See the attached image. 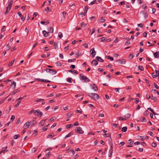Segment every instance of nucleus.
Masks as SVG:
<instances>
[{
	"instance_id": "53",
	"label": "nucleus",
	"mask_w": 159,
	"mask_h": 159,
	"mask_svg": "<svg viewBox=\"0 0 159 159\" xmlns=\"http://www.w3.org/2000/svg\"><path fill=\"white\" fill-rule=\"evenodd\" d=\"M72 126L71 124L68 125H66V128L68 129H69L72 127Z\"/></svg>"
},
{
	"instance_id": "52",
	"label": "nucleus",
	"mask_w": 159,
	"mask_h": 159,
	"mask_svg": "<svg viewBox=\"0 0 159 159\" xmlns=\"http://www.w3.org/2000/svg\"><path fill=\"white\" fill-rule=\"evenodd\" d=\"M142 7L144 10L146 9L147 8V7L146 4H143L142 6Z\"/></svg>"
},
{
	"instance_id": "55",
	"label": "nucleus",
	"mask_w": 159,
	"mask_h": 159,
	"mask_svg": "<svg viewBox=\"0 0 159 159\" xmlns=\"http://www.w3.org/2000/svg\"><path fill=\"white\" fill-rule=\"evenodd\" d=\"M18 90L17 89L15 90L12 92V95H14L17 92H18Z\"/></svg>"
},
{
	"instance_id": "14",
	"label": "nucleus",
	"mask_w": 159,
	"mask_h": 159,
	"mask_svg": "<svg viewBox=\"0 0 159 159\" xmlns=\"http://www.w3.org/2000/svg\"><path fill=\"white\" fill-rule=\"evenodd\" d=\"M154 57L155 58L159 57V52H157L153 53Z\"/></svg>"
},
{
	"instance_id": "27",
	"label": "nucleus",
	"mask_w": 159,
	"mask_h": 159,
	"mask_svg": "<svg viewBox=\"0 0 159 159\" xmlns=\"http://www.w3.org/2000/svg\"><path fill=\"white\" fill-rule=\"evenodd\" d=\"M35 80H37L38 81H40L42 82H43L44 81V80L40 79H35Z\"/></svg>"
},
{
	"instance_id": "36",
	"label": "nucleus",
	"mask_w": 159,
	"mask_h": 159,
	"mask_svg": "<svg viewBox=\"0 0 159 159\" xmlns=\"http://www.w3.org/2000/svg\"><path fill=\"white\" fill-rule=\"evenodd\" d=\"M81 54V53H80L79 52H77L75 55V57L76 58H77L79 56H80Z\"/></svg>"
},
{
	"instance_id": "50",
	"label": "nucleus",
	"mask_w": 159,
	"mask_h": 159,
	"mask_svg": "<svg viewBox=\"0 0 159 159\" xmlns=\"http://www.w3.org/2000/svg\"><path fill=\"white\" fill-rule=\"evenodd\" d=\"M88 9V8L87 6H85L84 7V11L85 12H87Z\"/></svg>"
},
{
	"instance_id": "6",
	"label": "nucleus",
	"mask_w": 159,
	"mask_h": 159,
	"mask_svg": "<svg viewBox=\"0 0 159 159\" xmlns=\"http://www.w3.org/2000/svg\"><path fill=\"white\" fill-rule=\"evenodd\" d=\"M34 114H36L38 116H40V117H41L43 115V113L42 112L40 111L39 110H37L35 111V112H34Z\"/></svg>"
},
{
	"instance_id": "38",
	"label": "nucleus",
	"mask_w": 159,
	"mask_h": 159,
	"mask_svg": "<svg viewBox=\"0 0 159 159\" xmlns=\"http://www.w3.org/2000/svg\"><path fill=\"white\" fill-rule=\"evenodd\" d=\"M7 97H6L4 99H2L0 100V104L2 103L7 98Z\"/></svg>"
},
{
	"instance_id": "54",
	"label": "nucleus",
	"mask_w": 159,
	"mask_h": 159,
	"mask_svg": "<svg viewBox=\"0 0 159 159\" xmlns=\"http://www.w3.org/2000/svg\"><path fill=\"white\" fill-rule=\"evenodd\" d=\"M21 103V101H18V102H17V103L15 105V107H18L19 105V104Z\"/></svg>"
},
{
	"instance_id": "60",
	"label": "nucleus",
	"mask_w": 159,
	"mask_h": 159,
	"mask_svg": "<svg viewBox=\"0 0 159 159\" xmlns=\"http://www.w3.org/2000/svg\"><path fill=\"white\" fill-rule=\"evenodd\" d=\"M75 59H73V60H72V59H69L68 60V62H71L72 61H75Z\"/></svg>"
},
{
	"instance_id": "8",
	"label": "nucleus",
	"mask_w": 159,
	"mask_h": 159,
	"mask_svg": "<svg viewBox=\"0 0 159 159\" xmlns=\"http://www.w3.org/2000/svg\"><path fill=\"white\" fill-rule=\"evenodd\" d=\"M117 62H119V63L120 64H124L125 63L126 61L124 59H122L121 60H118L116 61Z\"/></svg>"
},
{
	"instance_id": "5",
	"label": "nucleus",
	"mask_w": 159,
	"mask_h": 159,
	"mask_svg": "<svg viewBox=\"0 0 159 159\" xmlns=\"http://www.w3.org/2000/svg\"><path fill=\"white\" fill-rule=\"evenodd\" d=\"M80 79L82 80H84L85 82H89L90 81L89 79H88L87 77L84 76H81Z\"/></svg>"
},
{
	"instance_id": "32",
	"label": "nucleus",
	"mask_w": 159,
	"mask_h": 159,
	"mask_svg": "<svg viewBox=\"0 0 159 159\" xmlns=\"http://www.w3.org/2000/svg\"><path fill=\"white\" fill-rule=\"evenodd\" d=\"M106 58L107 59H109L111 60V61H113L114 58L113 57H111L109 56H106Z\"/></svg>"
},
{
	"instance_id": "34",
	"label": "nucleus",
	"mask_w": 159,
	"mask_h": 159,
	"mask_svg": "<svg viewBox=\"0 0 159 159\" xmlns=\"http://www.w3.org/2000/svg\"><path fill=\"white\" fill-rule=\"evenodd\" d=\"M97 1V0H93V1L90 3L89 5H91L94 4Z\"/></svg>"
},
{
	"instance_id": "47",
	"label": "nucleus",
	"mask_w": 159,
	"mask_h": 159,
	"mask_svg": "<svg viewBox=\"0 0 159 159\" xmlns=\"http://www.w3.org/2000/svg\"><path fill=\"white\" fill-rule=\"evenodd\" d=\"M13 85L14 86V88H15L16 86V83L14 82L13 81V82H11V85Z\"/></svg>"
},
{
	"instance_id": "41",
	"label": "nucleus",
	"mask_w": 159,
	"mask_h": 159,
	"mask_svg": "<svg viewBox=\"0 0 159 159\" xmlns=\"http://www.w3.org/2000/svg\"><path fill=\"white\" fill-rule=\"evenodd\" d=\"M44 100V99L42 98H39L38 99H37L35 101V102H38L40 101H43Z\"/></svg>"
},
{
	"instance_id": "19",
	"label": "nucleus",
	"mask_w": 159,
	"mask_h": 159,
	"mask_svg": "<svg viewBox=\"0 0 159 159\" xmlns=\"http://www.w3.org/2000/svg\"><path fill=\"white\" fill-rule=\"evenodd\" d=\"M29 122L28 121L24 125V126L26 127V129H27L30 126Z\"/></svg>"
},
{
	"instance_id": "49",
	"label": "nucleus",
	"mask_w": 159,
	"mask_h": 159,
	"mask_svg": "<svg viewBox=\"0 0 159 159\" xmlns=\"http://www.w3.org/2000/svg\"><path fill=\"white\" fill-rule=\"evenodd\" d=\"M100 39H101V41L102 42H103L106 39V38L105 37H102Z\"/></svg>"
},
{
	"instance_id": "63",
	"label": "nucleus",
	"mask_w": 159,
	"mask_h": 159,
	"mask_svg": "<svg viewBox=\"0 0 159 159\" xmlns=\"http://www.w3.org/2000/svg\"><path fill=\"white\" fill-rule=\"evenodd\" d=\"M134 56V55L133 53L129 55V57H131L132 58H133Z\"/></svg>"
},
{
	"instance_id": "22",
	"label": "nucleus",
	"mask_w": 159,
	"mask_h": 159,
	"mask_svg": "<svg viewBox=\"0 0 159 159\" xmlns=\"http://www.w3.org/2000/svg\"><path fill=\"white\" fill-rule=\"evenodd\" d=\"M68 71L69 72H71L72 73H75L77 74H78V72L77 71H76V70H69Z\"/></svg>"
},
{
	"instance_id": "30",
	"label": "nucleus",
	"mask_w": 159,
	"mask_h": 159,
	"mask_svg": "<svg viewBox=\"0 0 159 159\" xmlns=\"http://www.w3.org/2000/svg\"><path fill=\"white\" fill-rule=\"evenodd\" d=\"M20 137V136L19 135H15L13 136V138L14 139H18Z\"/></svg>"
},
{
	"instance_id": "31",
	"label": "nucleus",
	"mask_w": 159,
	"mask_h": 159,
	"mask_svg": "<svg viewBox=\"0 0 159 159\" xmlns=\"http://www.w3.org/2000/svg\"><path fill=\"white\" fill-rule=\"evenodd\" d=\"M80 25L81 27H84L86 26V24H85L84 22H82L80 24Z\"/></svg>"
},
{
	"instance_id": "11",
	"label": "nucleus",
	"mask_w": 159,
	"mask_h": 159,
	"mask_svg": "<svg viewBox=\"0 0 159 159\" xmlns=\"http://www.w3.org/2000/svg\"><path fill=\"white\" fill-rule=\"evenodd\" d=\"M92 89L95 91H97L98 90L97 87L95 85V84H92L91 85Z\"/></svg>"
},
{
	"instance_id": "44",
	"label": "nucleus",
	"mask_w": 159,
	"mask_h": 159,
	"mask_svg": "<svg viewBox=\"0 0 159 159\" xmlns=\"http://www.w3.org/2000/svg\"><path fill=\"white\" fill-rule=\"evenodd\" d=\"M142 12H143V14H145V16H146V18L147 17L148 14V13L147 12L145 11H142Z\"/></svg>"
},
{
	"instance_id": "25",
	"label": "nucleus",
	"mask_w": 159,
	"mask_h": 159,
	"mask_svg": "<svg viewBox=\"0 0 159 159\" xmlns=\"http://www.w3.org/2000/svg\"><path fill=\"white\" fill-rule=\"evenodd\" d=\"M15 61V59L12 61L11 62H10L9 64H8V66L10 67L13 64Z\"/></svg>"
},
{
	"instance_id": "37",
	"label": "nucleus",
	"mask_w": 159,
	"mask_h": 159,
	"mask_svg": "<svg viewBox=\"0 0 159 159\" xmlns=\"http://www.w3.org/2000/svg\"><path fill=\"white\" fill-rule=\"evenodd\" d=\"M141 121L142 122H146V120L144 117H143L141 118Z\"/></svg>"
},
{
	"instance_id": "18",
	"label": "nucleus",
	"mask_w": 159,
	"mask_h": 159,
	"mask_svg": "<svg viewBox=\"0 0 159 159\" xmlns=\"http://www.w3.org/2000/svg\"><path fill=\"white\" fill-rule=\"evenodd\" d=\"M96 59L98 61L102 62H103L104 61V60L103 59H102L100 57H96Z\"/></svg>"
},
{
	"instance_id": "10",
	"label": "nucleus",
	"mask_w": 159,
	"mask_h": 159,
	"mask_svg": "<svg viewBox=\"0 0 159 159\" xmlns=\"http://www.w3.org/2000/svg\"><path fill=\"white\" fill-rule=\"evenodd\" d=\"M113 147L112 145H111L110 147V149L109 151V152L110 153V155L109 156V157H111L112 156V152H113Z\"/></svg>"
},
{
	"instance_id": "35",
	"label": "nucleus",
	"mask_w": 159,
	"mask_h": 159,
	"mask_svg": "<svg viewBox=\"0 0 159 159\" xmlns=\"http://www.w3.org/2000/svg\"><path fill=\"white\" fill-rule=\"evenodd\" d=\"M56 118L55 117H51L49 120V121L50 122V121H52L54 120H55L56 119Z\"/></svg>"
},
{
	"instance_id": "23",
	"label": "nucleus",
	"mask_w": 159,
	"mask_h": 159,
	"mask_svg": "<svg viewBox=\"0 0 159 159\" xmlns=\"http://www.w3.org/2000/svg\"><path fill=\"white\" fill-rule=\"evenodd\" d=\"M131 116V115L129 113L127 114L125 116V118H126V120L127 119H129Z\"/></svg>"
},
{
	"instance_id": "48",
	"label": "nucleus",
	"mask_w": 159,
	"mask_h": 159,
	"mask_svg": "<svg viewBox=\"0 0 159 159\" xmlns=\"http://www.w3.org/2000/svg\"><path fill=\"white\" fill-rule=\"evenodd\" d=\"M139 69L140 70H141L142 71L143 70H144L143 67L141 66H139Z\"/></svg>"
},
{
	"instance_id": "21",
	"label": "nucleus",
	"mask_w": 159,
	"mask_h": 159,
	"mask_svg": "<svg viewBox=\"0 0 159 159\" xmlns=\"http://www.w3.org/2000/svg\"><path fill=\"white\" fill-rule=\"evenodd\" d=\"M49 125L48 124V125L44 126L42 129V130L43 131H45L48 129V127Z\"/></svg>"
},
{
	"instance_id": "59",
	"label": "nucleus",
	"mask_w": 159,
	"mask_h": 159,
	"mask_svg": "<svg viewBox=\"0 0 159 159\" xmlns=\"http://www.w3.org/2000/svg\"><path fill=\"white\" fill-rule=\"evenodd\" d=\"M92 32L91 33V34H92L94 33L95 32V29L94 28H92L91 30Z\"/></svg>"
},
{
	"instance_id": "20",
	"label": "nucleus",
	"mask_w": 159,
	"mask_h": 159,
	"mask_svg": "<svg viewBox=\"0 0 159 159\" xmlns=\"http://www.w3.org/2000/svg\"><path fill=\"white\" fill-rule=\"evenodd\" d=\"M152 92L153 93L155 94L157 93V95H159V92L156 89H152Z\"/></svg>"
},
{
	"instance_id": "24",
	"label": "nucleus",
	"mask_w": 159,
	"mask_h": 159,
	"mask_svg": "<svg viewBox=\"0 0 159 159\" xmlns=\"http://www.w3.org/2000/svg\"><path fill=\"white\" fill-rule=\"evenodd\" d=\"M73 134V133L72 132H70L68 134L66 135L65 137V139H66L68 137H70Z\"/></svg>"
},
{
	"instance_id": "39",
	"label": "nucleus",
	"mask_w": 159,
	"mask_h": 159,
	"mask_svg": "<svg viewBox=\"0 0 159 159\" xmlns=\"http://www.w3.org/2000/svg\"><path fill=\"white\" fill-rule=\"evenodd\" d=\"M72 79L71 78H69L67 79V81L70 83L72 82Z\"/></svg>"
},
{
	"instance_id": "2",
	"label": "nucleus",
	"mask_w": 159,
	"mask_h": 159,
	"mask_svg": "<svg viewBox=\"0 0 159 159\" xmlns=\"http://www.w3.org/2000/svg\"><path fill=\"white\" fill-rule=\"evenodd\" d=\"M88 95L95 100L98 99L99 97V95L97 93H90Z\"/></svg>"
},
{
	"instance_id": "12",
	"label": "nucleus",
	"mask_w": 159,
	"mask_h": 159,
	"mask_svg": "<svg viewBox=\"0 0 159 159\" xmlns=\"http://www.w3.org/2000/svg\"><path fill=\"white\" fill-rule=\"evenodd\" d=\"M98 62L95 60H93V61H92L91 62L93 66H95L97 65L98 64Z\"/></svg>"
},
{
	"instance_id": "42",
	"label": "nucleus",
	"mask_w": 159,
	"mask_h": 159,
	"mask_svg": "<svg viewBox=\"0 0 159 159\" xmlns=\"http://www.w3.org/2000/svg\"><path fill=\"white\" fill-rule=\"evenodd\" d=\"M58 36L61 39V38L62 37V33L61 32H59L58 33Z\"/></svg>"
},
{
	"instance_id": "13",
	"label": "nucleus",
	"mask_w": 159,
	"mask_h": 159,
	"mask_svg": "<svg viewBox=\"0 0 159 159\" xmlns=\"http://www.w3.org/2000/svg\"><path fill=\"white\" fill-rule=\"evenodd\" d=\"M42 32L43 33V34L44 36L45 37H47L49 35L48 32L45 30H43Z\"/></svg>"
},
{
	"instance_id": "17",
	"label": "nucleus",
	"mask_w": 159,
	"mask_h": 159,
	"mask_svg": "<svg viewBox=\"0 0 159 159\" xmlns=\"http://www.w3.org/2000/svg\"><path fill=\"white\" fill-rule=\"evenodd\" d=\"M36 121H35V120H34L33 121H30V122H29V124L30 125H31L34 126L35 124L36 123Z\"/></svg>"
},
{
	"instance_id": "28",
	"label": "nucleus",
	"mask_w": 159,
	"mask_h": 159,
	"mask_svg": "<svg viewBox=\"0 0 159 159\" xmlns=\"http://www.w3.org/2000/svg\"><path fill=\"white\" fill-rule=\"evenodd\" d=\"M127 130V127H124L122 128V131L123 132H125Z\"/></svg>"
},
{
	"instance_id": "40",
	"label": "nucleus",
	"mask_w": 159,
	"mask_h": 159,
	"mask_svg": "<svg viewBox=\"0 0 159 159\" xmlns=\"http://www.w3.org/2000/svg\"><path fill=\"white\" fill-rule=\"evenodd\" d=\"M100 22H103L105 21V20L102 17H101L99 20Z\"/></svg>"
},
{
	"instance_id": "57",
	"label": "nucleus",
	"mask_w": 159,
	"mask_h": 159,
	"mask_svg": "<svg viewBox=\"0 0 159 159\" xmlns=\"http://www.w3.org/2000/svg\"><path fill=\"white\" fill-rule=\"evenodd\" d=\"M54 47L55 49H56L58 47L57 43H55L54 45Z\"/></svg>"
},
{
	"instance_id": "26",
	"label": "nucleus",
	"mask_w": 159,
	"mask_h": 159,
	"mask_svg": "<svg viewBox=\"0 0 159 159\" xmlns=\"http://www.w3.org/2000/svg\"><path fill=\"white\" fill-rule=\"evenodd\" d=\"M148 109L149 110H150L151 111V112L154 114V115H156V114L155 113V112L154 111V110L152 109L151 108L149 107L148 108Z\"/></svg>"
},
{
	"instance_id": "15",
	"label": "nucleus",
	"mask_w": 159,
	"mask_h": 159,
	"mask_svg": "<svg viewBox=\"0 0 159 159\" xmlns=\"http://www.w3.org/2000/svg\"><path fill=\"white\" fill-rule=\"evenodd\" d=\"M48 31L47 32H48V33H49L51 32L53 33V29L52 27H49L48 28Z\"/></svg>"
},
{
	"instance_id": "45",
	"label": "nucleus",
	"mask_w": 159,
	"mask_h": 159,
	"mask_svg": "<svg viewBox=\"0 0 159 159\" xmlns=\"http://www.w3.org/2000/svg\"><path fill=\"white\" fill-rule=\"evenodd\" d=\"M152 147H156L157 146V144L156 143H152Z\"/></svg>"
},
{
	"instance_id": "7",
	"label": "nucleus",
	"mask_w": 159,
	"mask_h": 159,
	"mask_svg": "<svg viewBox=\"0 0 159 159\" xmlns=\"http://www.w3.org/2000/svg\"><path fill=\"white\" fill-rule=\"evenodd\" d=\"M90 52H91L92 57H93L96 55V52L94 50V48H93L90 50Z\"/></svg>"
},
{
	"instance_id": "56",
	"label": "nucleus",
	"mask_w": 159,
	"mask_h": 159,
	"mask_svg": "<svg viewBox=\"0 0 159 159\" xmlns=\"http://www.w3.org/2000/svg\"><path fill=\"white\" fill-rule=\"evenodd\" d=\"M15 116L14 115H12L11 118V120H12V121H13L14 119H15Z\"/></svg>"
},
{
	"instance_id": "51",
	"label": "nucleus",
	"mask_w": 159,
	"mask_h": 159,
	"mask_svg": "<svg viewBox=\"0 0 159 159\" xmlns=\"http://www.w3.org/2000/svg\"><path fill=\"white\" fill-rule=\"evenodd\" d=\"M37 150V149L35 148H33L32 149V151L33 152H35Z\"/></svg>"
},
{
	"instance_id": "43",
	"label": "nucleus",
	"mask_w": 159,
	"mask_h": 159,
	"mask_svg": "<svg viewBox=\"0 0 159 159\" xmlns=\"http://www.w3.org/2000/svg\"><path fill=\"white\" fill-rule=\"evenodd\" d=\"M53 133H50L48 135V137H50L51 138H52L54 136V135H53Z\"/></svg>"
},
{
	"instance_id": "61",
	"label": "nucleus",
	"mask_w": 159,
	"mask_h": 159,
	"mask_svg": "<svg viewBox=\"0 0 159 159\" xmlns=\"http://www.w3.org/2000/svg\"><path fill=\"white\" fill-rule=\"evenodd\" d=\"M146 98H147V99H150V98L151 97H150V95H148V94H146Z\"/></svg>"
},
{
	"instance_id": "16",
	"label": "nucleus",
	"mask_w": 159,
	"mask_h": 159,
	"mask_svg": "<svg viewBox=\"0 0 159 159\" xmlns=\"http://www.w3.org/2000/svg\"><path fill=\"white\" fill-rule=\"evenodd\" d=\"M45 120H42L39 123V125L41 126L44 125L45 124Z\"/></svg>"
},
{
	"instance_id": "64",
	"label": "nucleus",
	"mask_w": 159,
	"mask_h": 159,
	"mask_svg": "<svg viewBox=\"0 0 159 159\" xmlns=\"http://www.w3.org/2000/svg\"><path fill=\"white\" fill-rule=\"evenodd\" d=\"M138 27H140V28H142L143 27V25L142 24H138Z\"/></svg>"
},
{
	"instance_id": "33",
	"label": "nucleus",
	"mask_w": 159,
	"mask_h": 159,
	"mask_svg": "<svg viewBox=\"0 0 159 159\" xmlns=\"http://www.w3.org/2000/svg\"><path fill=\"white\" fill-rule=\"evenodd\" d=\"M152 99L155 102H156L157 100V98L156 97L153 96L152 95Z\"/></svg>"
},
{
	"instance_id": "58",
	"label": "nucleus",
	"mask_w": 159,
	"mask_h": 159,
	"mask_svg": "<svg viewBox=\"0 0 159 159\" xmlns=\"http://www.w3.org/2000/svg\"><path fill=\"white\" fill-rule=\"evenodd\" d=\"M53 96H54V94H53V93H51V94H50L48 95L47 96V97H53Z\"/></svg>"
},
{
	"instance_id": "29",
	"label": "nucleus",
	"mask_w": 159,
	"mask_h": 159,
	"mask_svg": "<svg viewBox=\"0 0 159 159\" xmlns=\"http://www.w3.org/2000/svg\"><path fill=\"white\" fill-rule=\"evenodd\" d=\"M118 118L120 120H124H124H126V118H125H125H123L122 117H119Z\"/></svg>"
},
{
	"instance_id": "62",
	"label": "nucleus",
	"mask_w": 159,
	"mask_h": 159,
	"mask_svg": "<svg viewBox=\"0 0 159 159\" xmlns=\"http://www.w3.org/2000/svg\"><path fill=\"white\" fill-rule=\"evenodd\" d=\"M73 113H69L67 114V116L69 117H70L72 115Z\"/></svg>"
},
{
	"instance_id": "46",
	"label": "nucleus",
	"mask_w": 159,
	"mask_h": 159,
	"mask_svg": "<svg viewBox=\"0 0 159 159\" xmlns=\"http://www.w3.org/2000/svg\"><path fill=\"white\" fill-rule=\"evenodd\" d=\"M153 85L155 87V88H156V89H159V87L158 86V85L154 83Z\"/></svg>"
},
{
	"instance_id": "3",
	"label": "nucleus",
	"mask_w": 159,
	"mask_h": 159,
	"mask_svg": "<svg viewBox=\"0 0 159 159\" xmlns=\"http://www.w3.org/2000/svg\"><path fill=\"white\" fill-rule=\"evenodd\" d=\"M45 70L47 72H49V73H50V74H53V75L57 73L56 71L53 69L47 68V69H45Z\"/></svg>"
},
{
	"instance_id": "1",
	"label": "nucleus",
	"mask_w": 159,
	"mask_h": 159,
	"mask_svg": "<svg viewBox=\"0 0 159 159\" xmlns=\"http://www.w3.org/2000/svg\"><path fill=\"white\" fill-rule=\"evenodd\" d=\"M13 3V1L12 0H11L8 4V6L7 7V10L5 12L4 14L5 15L7 14L10 10L12 4Z\"/></svg>"
},
{
	"instance_id": "4",
	"label": "nucleus",
	"mask_w": 159,
	"mask_h": 159,
	"mask_svg": "<svg viewBox=\"0 0 159 159\" xmlns=\"http://www.w3.org/2000/svg\"><path fill=\"white\" fill-rule=\"evenodd\" d=\"M152 75L153 78H155L159 76V71L155 70V72L152 73Z\"/></svg>"
},
{
	"instance_id": "9",
	"label": "nucleus",
	"mask_w": 159,
	"mask_h": 159,
	"mask_svg": "<svg viewBox=\"0 0 159 159\" xmlns=\"http://www.w3.org/2000/svg\"><path fill=\"white\" fill-rule=\"evenodd\" d=\"M77 129L76 131L78 132L80 134H82L83 133V132L81 128L80 127H79L77 128Z\"/></svg>"
}]
</instances>
